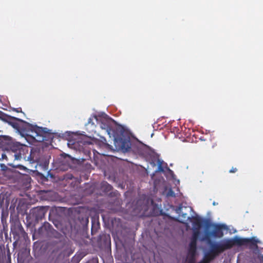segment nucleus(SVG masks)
Here are the masks:
<instances>
[{
  "mask_svg": "<svg viewBox=\"0 0 263 263\" xmlns=\"http://www.w3.org/2000/svg\"><path fill=\"white\" fill-rule=\"evenodd\" d=\"M10 149L12 151L14 160H21L22 159L27 160L31 163L39 162V152L36 150L31 149L29 156H27L28 152V147L25 145L22 144L18 142L11 144Z\"/></svg>",
  "mask_w": 263,
  "mask_h": 263,
  "instance_id": "obj_1",
  "label": "nucleus"
},
{
  "mask_svg": "<svg viewBox=\"0 0 263 263\" xmlns=\"http://www.w3.org/2000/svg\"><path fill=\"white\" fill-rule=\"evenodd\" d=\"M11 232L15 240L13 242L14 246L20 244L22 242H26L29 239L27 233L25 232L19 221H16L11 224Z\"/></svg>",
  "mask_w": 263,
  "mask_h": 263,
  "instance_id": "obj_2",
  "label": "nucleus"
},
{
  "mask_svg": "<svg viewBox=\"0 0 263 263\" xmlns=\"http://www.w3.org/2000/svg\"><path fill=\"white\" fill-rule=\"evenodd\" d=\"M206 222L207 226H209V222L207 220H203L196 216H193L191 214L190 216H186L182 220V224H185L186 226H188L189 223H192L193 224V234L192 236H194V235H196V237H199L200 234V230L202 227L203 223Z\"/></svg>",
  "mask_w": 263,
  "mask_h": 263,
  "instance_id": "obj_3",
  "label": "nucleus"
},
{
  "mask_svg": "<svg viewBox=\"0 0 263 263\" xmlns=\"http://www.w3.org/2000/svg\"><path fill=\"white\" fill-rule=\"evenodd\" d=\"M30 126L31 133L32 137L35 140L37 141H44L45 140V137L47 135V128L39 127L36 125L32 126L27 123Z\"/></svg>",
  "mask_w": 263,
  "mask_h": 263,
  "instance_id": "obj_4",
  "label": "nucleus"
},
{
  "mask_svg": "<svg viewBox=\"0 0 263 263\" xmlns=\"http://www.w3.org/2000/svg\"><path fill=\"white\" fill-rule=\"evenodd\" d=\"M230 249H231L230 243L228 242V239H226L220 242L213 243L210 250L217 257L219 254Z\"/></svg>",
  "mask_w": 263,
  "mask_h": 263,
  "instance_id": "obj_5",
  "label": "nucleus"
},
{
  "mask_svg": "<svg viewBox=\"0 0 263 263\" xmlns=\"http://www.w3.org/2000/svg\"><path fill=\"white\" fill-rule=\"evenodd\" d=\"M224 227L225 226L223 224H214L213 231L206 233L205 237L201 238V240H209L212 236L215 238H221L223 236L222 230Z\"/></svg>",
  "mask_w": 263,
  "mask_h": 263,
  "instance_id": "obj_6",
  "label": "nucleus"
},
{
  "mask_svg": "<svg viewBox=\"0 0 263 263\" xmlns=\"http://www.w3.org/2000/svg\"><path fill=\"white\" fill-rule=\"evenodd\" d=\"M48 210L47 206H37L33 208L30 211V214L32 218L35 221H39L44 218L45 214Z\"/></svg>",
  "mask_w": 263,
  "mask_h": 263,
  "instance_id": "obj_7",
  "label": "nucleus"
},
{
  "mask_svg": "<svg viewBox=\"0 0 263 263\" xmlns=\"http://www.w3.org/2000/svg\"><path fill=\"white\" fill-rule=\"evenodd\" d=\"M53 230L52 226L49 223L45 222L38 229L36 235L39 237H46L51 233Z\"/></svg>",
  "mask_w": 263,
  "mask_h": 263,
  "instance_id": "obj_8",
  "label": "nucleus"
},
{
  "mask_svg": "<svg viewBox=\"0 0 263 263\" xmlns=\"http://www.w3.org/2000/svg\"><path fill=\"white\" fill-rule=\"evenodd\" d=\"M199 237H196V235L192 236L191 241L189 244V248L188 250V255L192 259H194L196 255L197 251V242Z\"/></svg>",
  "mask_w": 263,
  "mask_h": 263,
  "instance_id": "obj_9",
  "label": "nucleus"
},
{
  "mask_svg": "<svg viewBox=\"0 0 263 263\" xmlns=\"http://www.w3.org/2000/svg\"><path fill=\"white\" fill-rule=\"evenodd\" d=\"M190 204V202L187 201L186 199L182 196V218L190 216L193 212V209Z\"/></svg>",
  "mask_w": 263,
  "mask_h": 263,
  "instance_id": "obj_10",
  "label": "nucleus"
},
{
  "mask_svg": "<svg viewBox=\"0 0 263 263\" xmlns=\"http://www.w3.org/2000/svg\"><path fill=\"white\" fill-rule=\"evenodd\" d=\"M0 120L8 123L10 125H11L14 128L17 127V124L16 123L13 122L12 121L13 120L18 121L21 122H24V121L23 120L9 116L5 114L1 110H0Z\"/></svg>",
  "mask_w": 263,
  "mask_h": 263,
  "instance_id": "obj_11",
  "label": "nucleus"
},
{
  "mask_svg": "<svg viewBox=\"0 0 263 263\" xmlns=\"http://www.w3.org/2000/svg\"><path fill=\"white\" fill-rule=\"evenodd\" d=\"M230 242L231 248L237 245L239 246H247V238L236 237L234 239H228Z\"/></svg>",
  "mask_w": 263,
  "mask_h": 263,
  "instance_id": "obj_12",
  "label": "nucleus"
},
{
  "mask_svg": "<svg viewBox=\"0 0 263 263\" xmlns=\"http://www.w3.org/2000/svg\"><path fill=\"white\" fill-rule=\"evenodd\" d=\"M120 148L124 152H128L131 148V144L129 140L125 139H121L119 140Z\"/></svg>",
  "mask_w": 263,
  "mask_h": 263,
  "instance_id": "obj_13",
  "label": "nucleus"
},
{
  "mask_svg": "<svg viewBox=\"0 0 263 263\" xmlns=\"http://www.w3.org/2000/svg\"><path fill=\"white\" fill-rule=\"evenodd\" d=\"M216 256L211 253V251L209 250L208 252L205 253L203 259L200 261V263H210L213 260Z\"/></svg>",
  "mask_w": 263,
  "mask_h": 263,
  "instance_id": "obj_14",
  "label": "nucleus"
},
{
  "mask_svg": "<svg viewBox=\"0 0 263 263\" xmlns=\"http://www.w3.org/2000/svg\"><path fill=\"white\" fill-rule=\"evenodd\" d=\"M11 138L6 136H0V147H5L7 145H11Z\"/></svg>",
  "mask_w": 263,
  "mask_h": 263,
  "instance_id": "obj_15",
  "label": "nucleus"
},
{
  "mask_svg": "<svg viewBox=\"0 0 263 263\" xmlns=\"http://www.w3.org/2000/svg\"><path fill=\"white\" fill-rule=\"evenodd\" d=\"M158 171L163 172H164V167L166 166V169L171 173L173 174V171H171L168 167H167V164L164 163L162 160L160 159L158 160Z\"/></svg>",
  "mask_w": 263,
  "mask_h": 263,
  "instance_id": "obj_16",
  "label": "nucleus"
},
{
  "mask_svg": "<svg viewBox=\"0 0 263 263\" xmlns=\"http://www.w3.org/2000/svg\"><path fill=\"white\" fill-rule=\"evenodd\" d=\"M101 189L102 191L108 192L112 190V187L106 181H103L101 184Z\"/></svg>",
  "mask_w": 263,
  "mask_h": 263,
  "instance_id": "obj_17",
  "label": "nucleus"
},
{
  "mask_svg": "<svg viewBox=\"0 0 263 263\" xmlns=\"http://www.w3.org/2000/svg\"><path fill=\"white\" fill-rule=\"evenodd\" d=\"M12 151H8L5 154H3L2 155V158L3 159H6L7 161H9V160L12 159L13 158V155Z\"/></svg>",
  "mask_w": 263,
  "mask_h": 263,
  "instance_id": "obj_18",
  "label": "nucleus"
},
{
  "mask_svg": "<svg viewBox=\"0 0 263 263\" xmlns=\"http://www.w3.org/2000/svg\"><path fill=\"white\" fill-rule=\"evenodd\" d=\"M258 240L255 237L247 238V246L250 245L252 247H257Z\"/></svg>",
  "mask_w": 263,
  "mask_h": 263,
  "instance_id": "obj_19",
  "label": "nucleus"
},
{
  "mask_svg": "<svg viewBox=\"0 0 263 263\" xmlns=\"http://www.w3.org/2000/svg\"><path fill=\"white\" fill-rule=\"evenodd\" d=\"M102 237H104L105 238L106 240V243L109 242V243L110 244V237L109 235H104L103 236H102L101 238Z\"/></svg>",
  "mask_w": 263,
  "mask_h": 263,
  "instance_id": "obj_20",
  "label": "nucleus"
},
{
  "mask_svg": "<svg viewBox=\"0 0 263 263\" xmlns=\"http://www.w3.org/2000/svg\"><path fill=\"white\" fill-rule=\"evenodd\" d=\"M166 195H167V196L174 197V196H175V194H174V192L172 191V190L171 189L169 190V191L167 193Z\"/></svg>",
  "mask_w": 263,
  "mask_h": 263,
  "instance_id": "obj_21",
  "label": "nucleus"
},
{
  "mask_svg": "<svg viewBox=\"0 0 263 263\" xmlns=\"http://www.w3.org/2000/svg\"><path fill=\"white\" fill-rule=\"evenodd\" d=\"M12 110L16 112H22V108L21 107L13 108Z\"/></svg>",
  "mask_w": 263,
  "mask_h": 263,
  "instance_id": "obj_22",
  "label": "nucleus"
},
{
  "mask_svg": "<svg viewBox=\"0 0 263 263\" xmlns=\"http://www.w3.org/2000/svg\"><path fill=\"white\" fill-rule=\"evenodd\" d=\"M237 171V169L236 167H232L231 169L229 171V173H234Z\"/></svg>",
  "mask_w": 263,
  "mask_h": 263,
  "instance_id": "obj_23",
  "label": "nucleus"
},
{
  "mask_svg": "<svg viewBox=\"0 0 263 263\" xmlns=\"http://www.w3.org/2000/svg\"><path fill=\"white\" fill-rule=\"evenodd\" d=\"M161 212V214L162 215H165V216H167L168 218L171 219L176 220V219H175L174 218H173V217H171V216H169L168 215L163 214V213H162V211H161V212Z\"/></svg>",
  "mask_w": 263,
  "mask_h": 263,
  "instance_id": "obj_24",
  "label": "nucleus"
},
{
  "mask_svg": "<svg viewBox=\"0 0 263 263\" xmlns=\"http://www.w3.org/2000/svg\"><path fill=\"white\" fill-rule=\"evenodd\" d=\"M7 164H8V165L10 166L15 167V166L14 164H13L12 163H10V162H8V163H7Z\"/></svg>",
  "mask_w": 263,
  "mask_h": 263,
  "instance_id": "obj_25",
  "label": "nucleus"
},
{
  "mask_svg": "<svg viewBox=\"0 0 263 263\" xmlns=\"http://www.w3.org/2000/svg\"><path fill=\"white\" fill-rule=\"evenodd\" d=\"M92 120V119L89 118L88 119V123H90L91 122Z\"/></svg>",
  "mask_w": 263,
  "mask_h": 263,
  "instance_id": "obj_26",
  "label": "nucleus"
},
{
  "mask_svg": "<svg viewBox=\"0 0 263 263\" xmlns=\"http://www.w3.org/2000/svg\"><path fill=\"white\" fill-rule=\"evenodd\" d=\"M1 167L3 168V170H4V167L6 168V166L5 165V164H1Z\"/></svg>",
  "mask_w": 263,
  "mask_h": 263,
  "instance_id": "obj_27",
  "label": "nucleus"
},
{
  "mask_svg": "<svg viewBox=\"0 0 263 263\" xmlns=\"http://www.w3.org/2000/svg\"><path fill=\"white\" fill-rule=\"evenodd\" d=\"M183 212H187V208H183Z\"/></svg>",
  "mask_w": 263,
  "mask_h": 263,
  "instance_id": "obj_28",
  "label": "nucleus"
},
{
  "mask_svg": "<svg viewBox=\"0 0 263 263\" xmlns=\"http://www.w3.org/2000/svg\"><path fill=\"white\" fill-rule=\"evenodd\" d=\"M178 210L181 209V204H180L178 205Z\"/></svg>",
  "mask_w": 263,
  "mask_h": 263,
  "instance_id": "obj_29",
  "label": "nucleus"
},
{
  "mask_svg": "<svg viewBox=\"0 0 263 263\" xmlns=\"http://www.w3.org/2000/svg\"><path fill=\"white\" fill-rule=\"evenodd\" d=\"M21 167H22L24 168V167L23 166H22V165H18L17 166V167L21 168Z\"/></svg>",
  "mask_w": 263,
  "mask_h": 263,
  "instance_id": "obj_30",
  "label": "nucleus"
},
{
  "mask_svg": "<svg viewBox=\"0 0 263 263\" xmlns=\"http://www.w3.org/2000/svg\"><path fill=\"white\" fill-rule=\"evenodd\" d=\"M7 263H11V261H10V259H9V260L8 261Z\"/></svg>",
  "mask_w": 263,
  "mask_h": 263,
  "instance_id": "obj_31",
  "label": "nucleus"
},
{
  "mask_svg": "<svg viewBox=\"0 0 263 263\" xmlns=\"http://www.w3.org/2000/svg\"><path fill=\"white\" fill-rule=\"evenodd\" d=\"M213 205H216V203H215V202H214L213 203Z\"/></svg>",
  "mask_w": 263,
  "mask_h": 263,
  "instance_id": "obj_32",
  "label": "nucleus"
},
{
  "mask_svg": "<svg viewBox=\"0 0 263 263\" xmlns=\"http://www.w3.org/2000/svg\"><path fill=\"white\" fill-rule=\"evenodd\" d=\"M72 144H74V145H76V142H74Z\"/></svg>",
  "mask_w": 263,
  "mask_h": 263,
  "instance_id": "obj_33",
  "label": "nucleus"
},
{
  "mask_svg": "<svg viewBox=\"0 0 263 263\" xmlns=\"http://www.w3.org/2000/svg\"><path fill=\"white\" fill-rule=\"evenodd\" d=\"M81 141L80 140H78L77 141V142L79 143V142H80Z\"/></svg>",
  "mask_w": 263,
  "mask_h": 263,
  "instance_id": "obj_34",
  "label": "nucleus"
}]
</instances>
